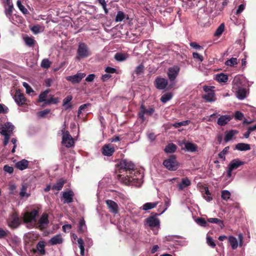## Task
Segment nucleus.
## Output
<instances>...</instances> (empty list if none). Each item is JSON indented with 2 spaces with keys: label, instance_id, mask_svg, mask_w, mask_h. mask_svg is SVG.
Here are the masks:
<instances>
[{
  "label": "nucleus",
  "instance_id": "nucleus-1",
  "mask_svg": "<svg viewBox=\"0 0 256 256\" xmlns=\"http://www.w3.org/2000/svg\"><path fill=\"white\" fill-rule=\"evenodd\" d=\"M118 167L120 172H126V176H119L120 180L125 184H132L141 179L142 175L135 168L134 164L131 161L126 159L122 160L118 164Z\"/></svg>",
  "mask_w": 256,
  "mask_h": 256
},
{
  "label": "nucleus",
  "instance_id": "nucleus-2",
  "mask_svg": "<svg viewBox=\"0 0 256 256\" xmlns=\"http://www.w3.org/2000/svg\"><path fill=\"white\" fill-rule=\"evenodd\" d=\"M163 165L169 170L175 171L179 166V162L177 161L175 155H170L168 158L164 160Z\"/></svg>",
  "mask_w": 256,
  "mask_h": 256
},
{
  "label": "nucleus",
  "instance_id": "nucleus-3",
  "mask_svg": "<svg viewBox=\"0 0 256 256\" xmlns=\"http://www.w3.org/2000/svg\"><path fill=\"white\" fill-rule=\"evenodd\" d=\"M180 68L178 66H174L168 68L167 74L170 84L169 85L170 88H172L176 84V78L178 74Z\"/></svg>",
  "mask_w": 256,
  "mask_h": 256
},
{
  "label": "nucleus",
  "instance_id": "nucleus-4",
  "mask_svg": "<svg viewBox=\"0 0 256 256\" xmlns=\"http://www.w3.org/2000/svg\"><path fill=\"white\" fill-rule=\"evenodd\" d=\"M90 54L91 53L87 45L84 42L80 43L77 50L76 59L80 60L82 58H87Z\"/></svg>",
  "mask_w": 256,
  "mask_h": 256
},
{
  "label": "nucleus",
  "instance_id": "nucleus-5",
  "mask_svg": "<svg viewBox=\"0 0 256 256\" xmlns=\"http://www.w3.org/2000/svg\"><path fill=\"white\" fill-rule=\"evenodd\" d=\"M38 209H33L31 212H26L23 216V221L24 224H28L32 222H36V216L38 215Z\"/></svg>",
  "mask_w": 256,
  "mask_h": 256
},
{
  "label": "nucleus",
  "instance_id": "nucleus-6",
  "mask_svg": "<svg viewBox=\"0 0 256 256\" xmlns=\"http://www.w3.org/2000/svg\"><path fill=\"white\" fill-rule=\"evenodd\" d=\"M155 112V109L152 106H149L146 108V106L144 104H142L140 107V111L138 113V118L140 119L142 122H144L146 120L144 115L151 116Z\"/></svg>",
  "mask_w": 256,
  "mask_h": 256
},
{
  "label": "nucleus",
  "instance_id": "nucleus-7",
  "mask_svg": "<svg viewBox=\"0 0 256 256\" xmlns=\"http://www.w3.org/2000/svg\"><path fill=\"white\" fill-rule=\"evenodd\" d=\"M214 86H204L203 87V90L206 93L203 95L202 98L207 102H212L216 100L214 91L212 88Z\"/></svg>",
  "mask_w": 256,
  "mask_h": 256
},
{
  "label": "nucleus",
  "instance_id": "nucleus-8",
  "mask_svg": "<svg viewBox=\"0 0 256 256\" xmlns=\"http://www.w3.org/2000/svg\"><path fill=\"white\" fill-rule=\"evenodd\" d=\"M20 220L16 212H12L8 220V224L12 229H15L20 224Z\"/></svg>",
  "mask_w": 256,
  "mask_h": 256
},
{
  "label": "nucleus",
  "instance_id": "nucleus-9",
  "mask_svg": "<svg viewBox=\"0 0 256 256\" xmlns=\"http://www.w3.org/2000/svg\"><path fill=\"white\" fill-rule=\"evenodd\" d=\"M63 134L62 138V143L66 148H69L74 146V142L73 138L68 131L65 132L64 128L62 130Z\"/></svg>",
  "mask_w": 256,
  "mask_h": 256
},
{
  "label": "nucleus",
  "instance_id": "nucleus-10",
  "mask_svg": "<svg viewBox=\"0 0 256 256\" xmlns=\"http://www.w3.org/2000/svg\"><path fill=\"white\" fill-rule=\"evenodd\" d=\"M86 76V74L85 73L78 72L74 75L68 76L66 78L67 80L70 82L72 84H76L80 83Z\"/></svg>",
  "mask_w": 256,
  "mask_h": 256
},
{
  "label": "nucleus",
  "instance_id": "nucleus-11",
  "mask_svg": "<svg viewBox=\"0 0 256 256\" xmlns=\"http://www.w3.org/2000/svg\"><path fill=\"white\" fill-rule=\"evenodd\" d=\"M154 86L158 90H164L168 84V80L161 77L156 78L154 82Z\"/></svg>",
  "mask_w": 256,
  "mask_h": 256
},
{
  "label": "nucleus",
  "instance_id": "nucleus-12",
  "mask_svg": "<svg viewBox=\"0 0 256 256\" xmlns=\"http://www.w3.org/2000/svg\"><path fill=\"white\" fill-rule=\"evenodd\" d=\"M14 99L18 106H22L25 104L26 100L24 94L20 92V90H16Z\"/></svg>",
  "mask_w": 256,
  "mask_h": 256
},
{
  "label": "nucleus",
  "instance_id": "nucleus-13",
  "mask_svg": "<svg viewBox=\"0 0 256 256\" xmlns=\"http://www.w3.org/2000/svg\"><path fill=\"white\" fill-rule=\"evenodd\" d=\"M106 203L110 212L114 214H116L118 212V206L115 202L108 200L106 201Z\"/></svg>",
  "mask_w": 256,
  "mask_h": 256
},
{
  "label": "nucleus",
  "instance_id": "nucleus-14",
  "mask_svg": "<svg viewBox=\"0 0 256 256\" xmlns=\"http://www.w3.org/2000/svg\"><path fill=\"white\" fill-rule=\"evenodd\" d=\"M38 223L40 224L38 226L39 228L41 230H42L47 227L49 223L48 215L47 214L44 213L42 214L38 220Z\"/></svg>",
  "mask_w": 256,
  "mask_h": 256
},
{
  "label": "nucleus",
  "instance_id": "nucleus-15",
  "mask_svg": "<svg viewBox=\"0 0 256 256\" xmlns=\"http://www.w3.org/2000/svg\"><path fill=\"white\" fill-rule=\"evenodd\" d=\"M74 193L72 190L64 192L62 194V198L64 199V204H70L73 202Z\"/></svg>",
  "mask_w": 256,
  "mask_h": 256
},
{
  "label": "nucleus",
  "instance_id": "nucleus-16",
  "mask_svg": "<svg viewBox=\"0 0 256 256\" xmlns=\"http://www.w3.org/2000/svg\"><path fill=\"white\" fill-rule=\"evenodd\" d=\"M191 184V182L187 177L182 178L181 182L177 184L179 190H182L184 188L190 186Z\"/></svg>",
  "mask_w": 256,
  "mask_h": 256
},
{
  "label": "nucleus",
  "instance_id": "nucleus-17",
  "mask_svg": "<svg viewBox=\"0 0 256 256\" xmlns=\"http://www.w3.org/2000/svg\"><path fill=\"white\" fill-rule=\"evenodd\" d=\"M146 222L148 226L151 228L156 227L160 224V221L158 218H155L154 216H151L148 218Z\"/></svg>",
  "mask_w": 256,
  "mask_h": 256
},
{
  "label": "nucleus",
  "instance_id": "nucleus-18",
  "mask_svg": "<svg viewBox=\"0 0 256 256\" xmlns=\"http://www.w3.org/2000/svg\"><path fill=\"white\" fill-rule=\"evenodd\" d=\"M236 93V97L239 100H244L246 97V90L245 88L240 87V88H236V89L234 90Z\"/></svg>",
  "mask_w": 256,
  "mask_h": 256
},
{
  "label": "nucleus",
  "instance_id": "nucleus-19",
  "mask_svg": "<svg viewBox=\"0 0 256 256\" xmlns=\"http://www.w3.org/2000/svg\"><path fill=\"white\" fill-rule=\"evenodd\" d=\"M244 162L241 161L238 158L234 159L230 163L228 166L231 168V170H234L238 168L240 166L244 165Z\"/></svg>",
  "mask_w": 256,
  "mask_h": 256
},
{
  "label": "nucleus",
  "instance_id": "nucleus-20",
  "mask_svg": "<svg viewBox=\"0 0 256 256\" xmlns=\"http://www.w3.org/2000/svg\"><path fill=\"white\" fill-rule=\"evenodd\" d=\"M200 192L202 193L204 198L206 201L210 202L212 200L211 193L210 192L208 187L204 186L200 190Z\"/></svg>",
  "mask_w": 256,
  "mask_h": 256
},
{
  "label": "nucleus",
  "instance_id": "nucleus-21",
  "mask_svg": "<svg viewBox=\"0 0 256 256\" xmlns=\"http://www.w3.org/2000/svg\"><path fill=\"white\" fill-rule=\"evenodd\" d=\"M45 242L44 241H40L36 245V250L33 249L32 251L34 254L36 253L37 250L39 252L40 254L42 255L46 254V250L44 249Z\"/></svg>",
  "mask_w": 256,
  "mask_h": 256
},
{
  "label": "nucleus",
  "instance_id": "nucleus-22",
  "mask_svg": "<svg viewBox=\"0 0 256 256\" xmlns=\"http://www.w3.org/2000/svg\"><path fill=\"white\" fill-rule=\"evenodd\" d=\"M231 118L228 115L222 116L218 118L217 123L219 126H224L226 124Z\"/></svg>",
  "mask_w": 256,
  "mask_h": 256
},
{
  "label": "nucleus",
  "instance_id": "nucleus-23",
  "mask_svg": "<svg viewBox=\"0 0 256 256\" xmlns=\"http://www.w3.org/2000/svg\"><path fill=\"white\" fill-rule=\"evenodd\" d=\"M184 148L190 152H196L198 150V146L196 144L191 142H184Z\"/></svg>",
  "mask_w": 256,
  "mask_h": 256
},
{
  "label": "nucleus",
  "instance_id": "nucleus-24",
  "mask_svg": "<svg viewBox=\"0 0 256 256\" xmlns=\"http://www.w3.org/2000/svg\"><path fill=\"white\" fill-rule=\"evenodd\" d=\"M114 152V148L109 145H104L102 148V154L106 156H111Z\"/></svg>",
  "mask_w": 256,
  "mask_h": 256
},
{
  "label": "nucleus",
  "instance_id": "nucleus-25",
  "mask_svg": "<svg viewBox=\"0 0 256 256\" xmlns=\"http://www.w3.org/2000/svg\"><path fill=\"white\" fill-rule=\"evenodd\" d=\"M14 8V6H4V14L10 22H12V13Z\"/></svg>",
  "mask_w": 256,
  "mask_h": 256
},
{
  "label": "nucleus",
  "instance_id": "nucleus-26",
  "mask_svg": "<svg viewBox=\"0 0 256 256\" xmlns=\"http://www.w3.org/2000/svg\"><path fill=\"white\" fill-rule=\"evenodd\" d=\"M28 162L24 159L17 162L16 164V167L20 170H24L28 167Z\"/></svg>",
  "mask_w": 256,
  "mask_h": 256
},
{
  "label": "nucleus",
  "instance_id": "nucleus-27",
  "mask_svg": "<svg viewBox=\"0 0 256 256\" xmlns=\"http://www.w3.org/2000/svg\"><path fill=\"white\" fill-rule=\"evenodd\" d=\"M87 230V227L86 224L85 220L84 218H82L78 226V232L79 233H84Z\"/></svg>",
  "mask_w": 256,
  "mask_h": 256
},
{
  "label": "nucleus",
  "instance_id": "nucleus-28",
  "mask_svg": "<svg viewBox=\"0 0 256 256\" xmlns=\"http://www.w3.org/2000/svg\"><path fill=\"white\" fill-rule=\"evenodd\" d=\"M62 242V238L60 234H56L50 240V243L52 245L60 244Z\"/></svg>",
  "mask_w": 256,
  "mask_h": 256
},
{
  "label": "nucleus",
  "instance_id": "nucleus-29",
  "mask_svg": "<svg viewBox=\"0 0 256 256\" xmlns=\"http://www.w3.org/2000/svg\"><path fill=\"white\" fill-rule=\"evenodd\" d=\"M50 92V90H46L44 92H42L38 96V102H44L42 106H44L45 103L47 100L46 98L47 97L48 94Z\"/></svg>",
  "mask_w": 256,
  "mask_h": 256
},
{
  "label": "nucleus",
  "instance_id": "nucleus-30",
  "mask_svg": "<svg viewBox=\"0 0 256 256\" xmlns=\"http://www.w3.org/2000/svg\"><path fill=\"white\" fill-rule=\"evenodd\" d=\"M66 183V181L62 179H60L57 182L54 184L52 186V189L56 190L58 191H60L62 189L64 186V184Z\"/></svg>",
  "mask_w": 256,
  "mask_h": 256
},
{
  "label": "nucleus",
  "instance_id": "nucleus-31",
  "mask_svg": "<svg viewBox=\"0 0 256 256\" xmlns=\"http://www.w3.org/2000/svg\"><path fill=\"white\" fill-rule=\"evenodd\" d=\"M176 146L173 143L168 144L164 149L166 153H174L176 150Z\"/></svg>",
  "mask_w": 256,
  "mask_h": 256
},
{
  "label": "nucleus",
  "instance_id": "nucleus-32",
  "mask_svg": "<svg viewBox=\"0 0 256 256\" xmlns=\"http://www.w3.org/2000/svg\"><path fill=\"white\" fill-rule=\"evenodd\" d=\"M236 148L240 151L248 150L250 149L249 144L245 143H238L236 146Z\"/></svg>",
  "mask_w": 256,
  "mask_h": 256
},
{
  "label": "nucleus",
  "instance_id": "nucleus-33",
  "mask_svg": "<svg viewBox=\"0 0 256 256\" xmlns=\"http://www.w3.org/2000/svg\"><path fill=\"white\" fill-rule=\"evenodd\" d=\"M228 243L232 250H236L238 246V242L236 238L233 236H230L228 238Z\"/></svg>",
  "mask_w": 256,
  "mask_h": 256
},
{
  "label": "nucleus",
  "instance_id": "nucleus-34",
  "mask_svg": "<svg viewBox=\"0 0 256 256\" xmlns=\"http://www.w3.org/2000/svg\"><path fill=\"white\" fill-rule=\"evenodd\" d=\"M24 40L26 44L30 47L33 46L36 42V40L32 37L26 36L24 37Z\"/></svg>",
  "mask_w": 256,
  "mask_h": 256
},
{
  "label": "nucleus",
  "instance_id": "nucleus-35",
  "mask_svg": "<svg viewBox=\"0 0 256 256\" xmlns=\"http://www.w3.org/2000/svg\"><path fill=\"white\" fill-rule=\"evenodd\" d=\"M208 221L211 223L218 224L222 228L224 226L223 221L218 218H209L208 219Z\"/></svg>",
  "mask_w": 256,
  "mask_h": 256
},
{
  "label": "nucleus",
  "instance_id": "nucleus-36",
  "mask_svg": "<svg viewBox=\"0 0 256 256\" xmlns=\"http://www.w3.org/2000/svg\"><path fill=\"white\" fill-rule=\"evenodd\" d=\"M233 90L236 89V88L242 87V82L239 77H235L232 81Z\"/></svg>",
  "mask_w": 256,
  "mask_h": 256
},
{
  "label": "nucleus",
  "instance_id": "nucleus-37",
  "mask_svg": "<svg viewBox=\"0 0 256 256\" xmlns=\"http://www.w3.org/2000/svg\"><path fill=\"white\" fill-rule=\"evenodd\" d=\"M158 204V202H147L144 204L142 206V210H151L154 208H155L157 204Z\"/></svg>",
  "mask_w": 256,
  "mask_h": 256
},
{
  "label": "nucleus",
  "instance_id": "nucleus-38",
  "mask_svg": "<svg viewBox=\"0 0 256 256\" xmlns=\"http://www.w3.org/2000/svg\"><path fill=\"white\" fill-rule=\"evenodd\" d=\"M238 133V131L236 130H231L226 134L224 138V141L228 142L230 141L233 137V136Z\"/></svg>",
  "mask_w": 256,
  "mask_h": 256
},
{
  "label": "nucleus",
  "instance_id": "nucleus-39",
  "mask_svg": "<svg viewBox=\"0 0 256 256\" xmlns=\"http://www.w3.org/2000/svg\"><path fill=\"white\" fill-rule=\"evenodd\" d=\"M0 134L4 136V146H6L8 143L10 138V134L8 132H6L4 130H0Z\"/></svg>",
  "mask_w": 256,
  "mask_h": 256
},
{
  "label": "nucleus",
  "instance_id": "nucleus-40",
  "mask_svg": "<svg viewBox=\"0 0 256 256\" xmlns=\"http://www.w3.org/2000/svg\"><path fill=\"white\" fill-rule=\"evenodd\" d=\"M216 80L219 82H225L228 80V76L226 74L221 73L216 75Z\"/></svg>",
  "mask_w": 256,
  "mask_h": 256
},
{
  "label": "nucleus",
  "instance_id": "nucleus-41",
  "mask_svg": "<svg viewBox=\"0 0 256 256\" xmlns=\"http://www.w3.org/2000/svg\"><path fill=\"white\" fill-rule=\"evenodd\" d=\"M144 66L142 64H140L136 66L134 70V73L138 75H140L144 74Z\"/></svg>",
  "mask_w": 256,
  "mask_h": 256
},
{
  "label": "nucleus",
  "instance_id": "nucleus-42",
  "mask_svg": "<svg viewBox=\"0 0 256 256\" xmlns=\"http://www.w3.org/2000/svg\"><path fill=\"white\" fill-rule=\"evenodd\" d=\"M78 246L80 248V254L82 256H84V242L82 238H79L78 240Z\"/></svg>",
  "mask_w": 256,
  "mask_h": 256
},
{
  "label": "nucleus",
  "instance_id": "nucleus-43",
  "mask_svg": "<svg viewBox=\"0 0 256 256\" xmlns=\"http://www.w3.org/2000/svg\"><path fill=\"white\" fill-rule=\"evenodd\" d=\"M172 98V94L170 92H168L163 94L160 98V100L163 103H166Z\"/></svg>",
  "mask_w": 256,
  "mask_h": 256
},
{
  "label": "nucleus",
  "instance_id": "nucleus-44",
  "mask_svg": "<svg viewBox=\"0 0 256 256\" xmlns=\"http://www.w3.org/2000/svg\"><path fill=\"white\" fill-rule=\"evenodd\" d=\"M58 102V98L52 96L50 98H48L45 103L44 106L50 105L52 104H57Z\"/></svg>",
  "mask_w": 256,
  "mask_h": 256
},
{
  "label": "nucleus",
  "instance_id": "nucleus-45",
  "mask_svg": "<svg viewBox=\"0 0 256 256\" xmlns=\"http://www.w3.org/2000/svg\"><path fill=\"white\" fill-rule=\"evenodd\" d=\"M190 123V120H186L178 122H175L174 124H172V126L174 127L175 128H178L180 127H181L182 126H186L188 125V124Z\"/></svg>",
  "mask_w": 256,
  "mask_h": 256
},
{
  "label": "nucleus",
  "instance_id": "nucleus-46",
  "mask_svg": "<svg viewBox=\"0 0 256 256\" xmlns=\"http://www.w3.org/2000/svg\"><path fill=\"white\" fill-rule=\"evenodd\" d=\"M237 64V58H232L225 62V64L226 66H234Z\"/></svg>",
  "mask_w": 256,
  "mask_h": 256
},
{
  "label": "nucleus",
  "instance_id": "nucleus-47",
  "mask_svg": "<svg viewBox=\"0 0 256 256\" xmlns=\"http://www.w3.org/2000/svg\"><path fill=\"white\" fill-rule=\"evenodd\" d=\"M224 23H222L220 24V26L216 29V30L215 32V34H214V36H220L222 34V33L224 31Z\"/></svg>",
  "mask_w": 256,
  "mask_h": 256
},
{
  "label": "nucleus",
  "instance_id": "nucleus-48",
  "mask_svg": "<svg viewBox=\"0 0 256 256\" xmlns=\"http://www.w3.org/2000/svg\"><path fill=\"white\" fill-rule=\"evenodd\" d=\"M125 18V14L122 11H118L116 17V22H122Z\"/></svg>",
  "mask_w": 256,
  "mask_h": 256
},
{
  "label": "nucleus",
  "instance_id": "nucleus-49",
  "mask_svg": "<svg viewBox=\"0 0 256 256\" xmlns=\"http://www.w3.org/2000/svg\"><path fill=\"white\" fill-rule=\"evenodd\" d=\"M230 149V147L228 146L225 147L224 150L218 154V157L223 160H225V155L228 152V150Z\"/></svg>",
  "mask_w": 256,
  "mask_h": 256
},
{
  "label": "nucleus",
  "instance_id": "nucleus-50",
  "mask_svg": "<svg viewBox=\"0 0 256 256\" xmlns=\"http://www.w3.org/2000/svg\"><path fill=\"white\" fill-rule=\"evenodd\" d=\"M52 62L47 58L44 59L41 62V66L44 68H48L51 66Z\"/></svg>",
  "mask_w": 256,
  "mask_h": 256
},
{
  "label": "nucleus",
  "instance_id": "nucleus-51",
  "mask_svg": "<svg viewBox=\"0 0 256 256\" xmlns=\"http://www.w3.org/2000/svg\"><path fill=\"white\" fill-rule=\"evenodd\" d=\"M17 6L20 10L24 14L28 13L27 9L22 4L20 0H18L16 2Z\"/></svg>",
  "mask_w": 256,
  "mask_h": 256
},
{
  "label": "nucleus",
  "instance_id": "nucleus-52",
  "mask_svg": "<svg viewBox=\"0 0 256 256\" xmlns=\"http://www.w3.org/2000/svg\"><path fill=\"white\" fill-rule=\"evenodd\" d=\"M230 193L228 190H224L222 192V198L225 200H228L230 199Z\"/></svg>",
  "mask_w": 256,
  "mask_h": 256
},
{
  "label": "nucleus",
  "instance_id": "nucleus-53",
  "mask_svg": "<svg viewBox=\"0 0 256 256\" xmlns=\"http://www.w3.org/2000/svg\"><path fill=\"white\" fill-rule=\"evenodd\" d=\"M98 2L100 4L104 10V13L108 14V9L106 8V3L105 0H97Z\"/></svg>",
  "mask_w": 256,
  "mask_h": 256
},
{
  "label": "nucleus",
  "instance_id": "nucleus-54",
  "mask_svg": "<svg viewBox=\"0 0 256 256\" xmlns=\"http://www.w3.org/2000/svg\"><path fill=\"white\" fill-rule=\"evenodd\" d=\"M114 58L116 60L119 62L124 61L126 59L124 54L120 53H116L114 56Z\"/></svg>",
  "mask_w": 256,
  "mask_h": 256
},
{
  "label": "nucleus",
  "instance_id": "nucleus-55",
  "mask_svg": "<svg viewBox=\"0 0 256 256\" xmlns=\"http://www.w3.org/2000/svg\"><path fill=\"white\" fill-rule=\"evenodd\" d=\"M10 234V232L8 230H4L3 228H0V239L5 238Z\"/></svg>",
  "mask_w": 256,
  "mask_h": 256
},
{
  "label": "nucleus",
  "instance_id": "nucleus-56",
  "mask_svg": "<svg viewBox=\"0 0 256 256\" xmlns=\"http://www.w3.org/2000/svg\"><path fill=\"white\" fill-rule=\"evenodd\" d=\"M196 222L197 224H198L199 225L202 226H206L207 222L205 219L202 218H198L196 219Z\"/></svg>",
  "mask_w": 256,
  "mask_h": 256
},
{
  "label": "nucleus",
  "instance_id": "nucleus-57",
  "mask_svg": "<svg viewBox=\"0 0 256 256\" xmlns=\"http://www.w3.org/2000/svg\"><path fill=\"white\" fill-rule=\"evenodd\" d=\"M50 112V109H46L44 110L39 112L38 113V116L40 117L44 118L46 116L47 114H49Z\"/></svg>",
  "mask_w": 256,
  "mask_h": 256
},
{
  "label": "nucleus",
  "instance_id": "nucleus-58",
  "mask_svg": "<svg viewBox=\"0 0 256 256\" xmlns=\"http://www.w3.org/2000/svg\"><path fill=\"white\" fill-rule=\"evenodd\" d=\"M206 242L208 246L214 248L216 246V244L210 236H208L206 238Z\"/></svg>",
  "mask_w": 256,
  "mask_h": 256
},
{
  "label": "nucleus",
  "instance_id": "nucleus-59",
  "mask_svg": "<svg viewBox=\"0 0 256 256\" xmlns=\"http://www.w3.org/2000/svg\"><path fill=\"white\" fill-rule=\"evenodd\" d=\"M193 58L198 61L202 62L204 60L203 56L198 52H193Z\"/></svg>",
  "mask_w": 256,
  "mask_h": 256
},
{
  "label": "nucleus",
  "instance_id": "nucleus-60",
  "mask_svg": "<svg viewBox=\"0 0 256 256\" xmlns=\"http://www.w3.org/2000/svg\"><path fill=\"white\" fill-rule=\"evenodd\" d=\"M72 96H68L63 100L62 106H66L68 103L70 102L72 100Z\"/></svg>",
  "mask_w": 256,
  "mask_h": 256
},
{
  "label": "nucleus",
  "instance_id": "nucleus-61",
  "mask_svg": "<svg viewBox=\"0 0 256 256\" xmlns=\"http://www.w3.org/2000/svg\"><path fill=\"white\" fill-rule=\"evenodd\" d=\"M26 186L23 185L22 187L20 193V195L22 197H24L26 196H28L29 195L26 194Z\"/></svg>",
  "mask_w": 256,
  "mask_h": 256
},
{
  "label": "nucleus",
  "instance_id": "nucleus-62",
  "mask_svg": "<svg viewBox=\"0 0 256 256\" xmlns=\"http://www.w3.org/2000/svg\"><path fill=\"white\" fill-rule=\"evenodd\" d=\"M23 86L26 88L27 94H30L33 92L32 89L28 83L24 82L23 83Z\"/></svg>",
  "mask_w": 256,
  "mask_h": 256
},
{
  "label": "nucleus",
  "instance_id": "nucleus-63",
  "mask_svg": "<svg viewBox=\"0 0 256 256\" xmlns=\"http://www.w3.org/2000/svg\"><path fill=\"white\" fill-rule=\"evenodd\" d=\"M40 26L39 25H34L30 28V30L34 34H36L40 32Z\"/></svg>",
  "mask_w": 256,
  "mask_h": 256
},
{
  "label": "nucleus",
  "instance_id": "nucleus-64",
  "mask_svg": "<svg viewBox=\"0 0 256 256\" xmlns=\"http://www.w3.org/2000/svg\"><path fill=\"white\" fill-rule=\"evenodd\" d=\"M104 71L108 74H114L116 72V70L114 68L107 66L106 68Z\"/></svg>",
  "mask_w": 256,
  "mask_h": 256
}]
</instances>
